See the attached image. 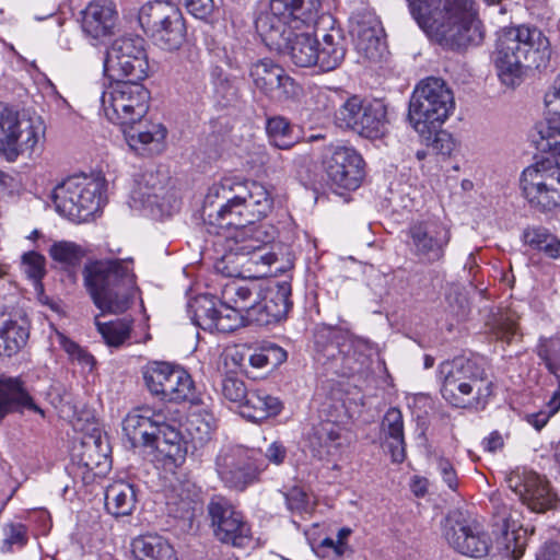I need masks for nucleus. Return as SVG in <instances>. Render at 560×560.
I'll return each instance as SVG.
<instances>
[{
	"label": "nucleus",
	"mask_w": 560,
	"mask_h": 560,
	"mask_svg": "<svg viewBox=\"0 0 560 560\" xmlns=\"http://www.w3.org/2000/svg\"><path fill=\"white\" fill-rule=\"evenodd\" d=\"M272 209L273 197L262 184L223 178L208 188L201 217L205 224L218 229L209 232L219 234L221 229L260 221Z\"/></svg>",
	"instance_id": "1"
},
{
	"label": "nucleus",
	"mask_w": 560,
	"mask_h": 560,
	"mask_svg": "<svg viewBox=\"0 0 560 560\" xmlns=\"http://www.w3.org/2000/svg\"><path fill=\"white\" fill-rule=\"evenodd\" d=\"M550 58L549 39L538 27L527 25L504 28L491 56L499 80L511 89L524 81L527 69H546Z\"/></svg>",
	"instance_id": "2"
},
{
	"label": "nucleus",
	"mask_w": 560,
	"mask_h": 560,
	"mask_svg": "<svg viewBox=\"0 0 560 560\" xmlns=\"http://www.w3.org/2000/svg\"><path fill=\"white\" fill-rule=\"evenodd\" d=\"M132 259L89 260L82 270L83 284L102 314H121L132 304L138 291Z\"/></svg>",
	"instance_id": "3"
},
{
	"label": "nucleus",
	"mask_w": 560,
	"mask_h": 560,
	"mask_svg": "<svg viewBox=\"0 0 560 560\" xmlns=\"http://www.w3.org/2000/svg\"><path fill=\"white\" fill-rule=\"evenodd\" d=\"M442 397L456 408L483 409L493 394V382L485 362L476 358H455L439 366Z\"/></svg>",
	"instance_id": "4"
},
{
	"label": "nucleus",
	"mask_w": 560,
	"mask_h": 560,
	"mask_svg": "<svg viewBox=\"0 0 560 560\" xmlns=\"http://www.w3.org/2000/svg\"><path fill=\"white\" fill-rule=\"evenodd\" d=\"M314 351L318 363L336 374L360 371L366 358L368 342L339 326L318 325L314 330Z\"/></svg>",
	"instance_id": "5"
},
{
	"label": "nucleus",
	"mask_w": 560,
	"mask_h": 560,
	"mask_svg": "<svg viewBox=\"0 0 560 560\" xmlns=\"http://www.w3.org/2000/svg\"><path fill=\"white\" fill-rule=\"evenodd\" d=\"M425 34L442 49L456 54H464L485 39V28L472 0H458Z\"/></svg>",
	"instance_id": "6"
},
{
	"label": "nucleus",
	"mask_w": 560,
	"mask_h": 560,
	"mask_svg": "<svg viewBox=\"0 0 560 560\" xmlns=\"http://www.w3.org/2000/svg\"><path fill=\"white\" fill-rule=\"evenodd\" d=\"M455 107L451 89L440 78L422 80L412 92L408 118L420 135L430 128H441Z\"/></svg>",
	"instance_id": "7"
},
{
	"label": "nucleus",
	"mask_w": 560,
	"mask_h": 560,
	"mask_svg": "<svg viewBox=\"0 0 560 560\" xmlns=\"http://www.w3.org/2000/svg\"><path fill=\"white\" fill-rule=\"evenodd\" d=\"M138 22L152 43L164 50H176L186 39L185 20L171 0L144 3L139 10Z\"/></svg>",
	"instance_id": "8"
},
{
	"label": "nucleus",
	"mask_w": 560,
	"mask_h": 560,
	"mask_svg": "<svg viewBox=\"0 0 560 560\" xmlns=\"http://www.w3.org/2000/svg\"><path fill=\"white\" fill-rule=\"evenodd\" d=\"M103 183L85 175L71 176L52 190L56 210L74 222H85L101 208Z\"/></svg>",
	"instance_id": "9"
},
{
	"label": "nucleus",
	"mask_w": 560,
	"mask_h": 560,
	"mask_svg": "<svg viewBox=\"0 0 560 560\" xmlns=\"http://www.w3.org/2000/svg\"><path fill=\"white\" fill-rule=\"evenodd\" d=\"M142 81L114 80L102 93L106 118L119 126L141 122L149 109L150 92Z\"/></svg>",
	"instance_id": "10"
},
{
	"label": "nucleus",
	"mask_w": 560,
	"mask_h": 560,
	"mask_svg": "<svg viewBox=\"0 0 560 560\" xmlns=\"http://www.w3.org/2000/svg\"><path fill=\"white\" fill-rule=\"evenodd\" d=\"M520 186L529 207L548 213L560 207V165L558 161L545 159L526 167Z\"/></svg>",
	"instance_id": "11"
},
{
	"label": "nucleus",
	"mask_w": 560,
	"mask_h": 560,
	"mask_svg": "<svg viewBox=\"0 0 560 560\" xmlns=\"http://www.w3.org/2000/svg\"><path fill=\"white\" fill-rule=\"evenodd\" d=\"M104 72L113 80H145L150 73L145 40L140 36L115 39L107 49Z\"/></svg>",
	"instance_id": "12"
},
{
	"label": "nucleus",
	"mask_w": 560,
	"mask_h": 560,
	"mask_svg": "<svg viewBox=\"0 0 560 560\" xmlns=\"http://www.w3.org/2000/svg\"><path fill=\"white\" fill-rule=\"evenodd\" d=\"M335 122L368 139H378L387 130L386 106L380 101H363L353 95L335 113Z\"/></svg>",
	"instance_id": "13"
},
{
	"label": "nucleus",
	"mask_w": 560,
	"mask_h": 560,
	"mask_svg": "<svg viewBox=\"0 0 560 560\" xmlns=\"http://www.w3.org/2000/svg\"><path fill=\"white\" fill-rule=\"evenodd\" d=\"M166 182V176L159 172H143L131 191L132 206L156 220L177 212L182 202L176 191L167 188Z\"/></svg>",
	"instance_id": "14"
},
{
	"label": "nucleus",
	"mask_w": 560,
	"mask_h": 560,
	"mask_svg": "<svg viewBox=\"0 0 560 560\" xmlns=\"http://www.w3.org/2000/svg\"><path fill=\"white\" fill-rule=\"evenodd\" d=\"M411 255L422 265L442 262L451 242V229L438 220L412 222L407 231Z\"/></svg>",
	"instance_id": "15"
},
{
	"label": "nucleus",
	"mask_w": 560,
	"mask_h": 560,
	"mask_svg": "<svg viewBox=\"0 0 560 560\" xmlns=\"http://www.w3.org/2000/svg\"><path fill=\"white\" fill-rule=\"evenodd\" d=\"M264 468L252 452L242 447H228L215 457V471L223 486L235 492H244L259 480Z\"/></svg>",
	"instance_id": "16"
},
{
	"label": "nucleus",
	"mask_w": 560,
	"mask_h": 560,
	"mask_svg": "<svg viewBox=\"0 0 560 560\" xmlns=\"http://www.w3.org/2000/svg\"><path fill=\"white\" fill-rule=\"evenodd\" d=\"M221 390L226 399L238 404L241 416L253 422L276 417L283 408L278 397L262 389L248 390L245 383L235 376H225Z\"/></svg>",
	"instance_id": "17"
},
{
	"label": "nucleus",
	"mask_w": 560,
	"mask_h": 560,
	"mask_svg": "<svg viewBox=\"0 0 560 560\" xmlns=\"http://www.w3.org/2000/svg\"><path fill=\"white\" fill-rule=\"evenodd\" d=\"M207 514L213 535L219 541L243 547L249 540L250 526L228 498L212 495L207 504Z\"/></svg>",
	"instance_id": "18"
},
{
	"label": "nucleus",
	"mask_w": 560,
	"mask_h": 560,
	"mask_svg": "<svg viewBox=\"0 0 560 560\" xmlns=\"http://www.w3.org/2000/svg\"><path fill=\"white\" fill-rule=\"evenodd\" d=\"M38 141L35 128L20 119L19 112L0 102V154L14 162L21 154L32 151Z\"/></svg>",
	"instance_id": "19"
},
{
	"label": "nucleus",
	"mask_w": 560,
	"mask_h": 560,
	"mask_svg": "<svg viewBox=\"0 0 560 560\" xmlns=\"http://www.w3.org/2000/svg\"><path fill=\"white\" fill-rule=\"evenodd\" d=\"M493 503V523L492 533L495 535V547L501 555L518 560L525 550L528 541V529L518 524L512 511L500 500H492Z\"/></svg>",
	"instance_id": "20"
},
{
	"label": "nucleus",
	"mask_w": 560,
	"mask_h": 560,
	"mask_svg": "<svg viewBox=\"0 0 560 560\" xmlns=\"http://www.w3.org/2000/svg\"><path fill=\"white\" fill-rule=\"evenodd\" d=\"M442 526L443 536L457 552L474 558H481L488 553L487 536L471 526L468 515L463 511H450Z\"/></svg>",
	"instance_id": "21"
},
{
	"label": "nucleus",
	"mask_w": 560,
	"mask_h": 560,
	"mask_svg": "<svg viewBox=\"0 0 560 560\" xmlns=\"http://www.w3.org/2000/svg\"><path fill=\"white\" fill-rule=\"evenodd\" d=\"M233 228L235 231L230 249L234 255L249 256V260L256 265L271 266L277 261V255L268 248L275 236L266 226L245 223Z\"/></svg>",
	"instance_id": "22"
},
{
	"label": "nucleus",
	"mask_w": 560,
	"mask_h": 560,
	"mask_svg": "<svg viewBox=\"0 0 560 560\" xmlns=\"http://www.w3.org/2000/svg\"><path fill=\"white\" fill-rule=\"evenodd\" d=\"M328 178L340 188L357 189L364 177V161L353 149L342 145L331 148L325 161Z\"/></svg>",
	"instance_id": "23"
},
{
	"label": "nucleus",
	"mask_w": 560,
	"mask_h": 560,
	"mask_svg": "<svg viewBox=\"0 0 560 560\" xmlns=\"http://www.w3.org/2000/svg\"><path fill=\"white\" fill-rule=\"evenodd\" d=\"M165 415L148 407L132 409L122 420V431L132 447H152Z\"/></svg>",
	"instance_id": "24"
},
{
	"label": "nucleus",
	"mask_w": 560,
	"mask_h": 560,
	"mask_svg": "<svg viewBox=\"0 0 560 560\" xmlns=\"http://www.w3.org/2000/svg\"><path fill=\"white\" fill-rule=\"evenodd\" d=\"M34 412L45 418L22 376L0 375V423L9 413Z\"/></svg>",
	"instance_id": "25"
},
{
	"label": "nucleus",
	"mask_w": 560,
	"mask_h": 560,
	"mask_svg": "<svg viewBox=\"0 0 560 560\" xmlns=\"http://www.w3.org/2000/svg\"><path fill=\"white\" fill-rule=\"evenodd\" d=\"M351 34L359 54L371 61L381 60L385 49L383 27L374 13L355 14L352 19Z\"/></svg>",
	"instance_id": "26"
},
{
	"label": "nucleus",
	"mask_w": 560,
	"mask_h": 560,
	"mask_svg": "<svg viewBox=\"0 0 560 560\" xmlns=\"http://www.w3.org/2000/svg\"><path fill=\"white\" fill-rule=\"evenodd\" d=\"M545 106L548 114L560 119V73L551 91L545 94ZM538 138L534 142L538 150L549 152L553 158L560 159V120L546 119L536 125Z\"/></svg>",
	"instance_id": "27"
},
{
	"label": "nucleus",
	"mask_w": 560,
	"mask_h": 560,
	"mask_svg": "<svg viewBox=\"0 0 560 560\" xmlns=\"http://www.w3.org/2000/svg\"><path fill=\"white\" fill-rule=\"evenodd\" d=\"M248 74L255 88L265 95H269L276 90H282L287 97L295 94L294 80L271 59L265 58L252 63Z\"/></svg>",
	"instance_id": "28"
},
{
	"label": "nucleus",
	"mask_w": 560,
	"mask_h": 560,
	"mask_svg": "<svg viewBox=\"0 0 560 560\" xmlns=\"http://www.w3.org/2000/svg\"><path fill=\"white\" fill-rule=\"evenodd\" d=\"M292 25V20L276 14L271 7H269V11L260 14L256 20V30L262 42L269 49L278 52L287 47L289 38L301 28Z\"/></svg>",
	"instance_id": "29"
},
{
	"label": "nucleus",
	"mask_w": 560,
	"mask_h": 560,
	"mask_svg": "<svg viewBox=\"0 0 560 560\" xmlns=\"http://www.w3.org/2000/svg\"><path fill=\"white\" fill-rule=\"evenodd\" d=\"M516 482L513 485V478L509 479L510 488L520 495L524 504L532 511L542 513L552 509L556 505V494L551 492L548 483L537 475H530L521 481L516 477Z\"/></svg>",
	"instance_id": "30"
},
{
	"label": "nucleus",
	"mask_w": 560,
	"mask_h": 560,
	"mask_svg": "<svg viewBox=\"0 0 560 560\" xmlns=\"http://www.w3.org/2000/svg\"><path fill=\"white\" fill-rule=\"evenodd\" d=\"M82 28L93 38L110 35L117 20L113 0H93L82 12Z\"/></svg>",
	"instance_id": "31"
},
{
	"label": "nucleus",
	"mask_w": 560,
	"mask_h": 560,
	"mask_svg": "<svg viewBox=\"0 0 560 560\" xmlns=\"http://www.w3.org/2000/svg\"><path fill=\"white\" fill-rule=\"evenodd\" d=\"M269 7L276 12L292 20L293 27L314 25L320 8L319 0H270Z\"/></svg>",
	"instance_id": "32"
},
{
	"label": "nucleus",
	"mask_w": 560,
	"mask_h": 560,
	"mask_svg": "<svg viewBox=\"0 0 560 560\" xmlns=\"http://www.w3.org/2000/svg\"><path fill=\"white\" fill-rule=\"evenodd\" d=\"M347 52V40L340 28L331 27L317 46V67L325 72L337 69Z\"/></svg>",
	"instance_id": "33"
},
{
	"label": "nucleus",
	"mask_w": 560,
	"mask_h": 560,
	"mask_svg": "<svg viewBox=\"0 0 560 560\" xmlns=\"http://www.w3.org/2000/svg\"><path fill=\"white\" fill-rule=\"evenodd\" d=\"M138 502V488L125 480L110 483L105 491V508L114 516L132 514Z\"/></svg>",
	"instance_id": "34"
},
{
	"label": "nucleus",
	"mask_w": 560,
	"mask_h": 560,
	"mask_svg": "<svg viewBox=\"0 0 560 560\" xmlns=\"http://www.w3.org/2000/svg\"><path fill=\"white\" fill-rule=\"evenodd\" d=\"M340 427L332 421H323L312 428L307 436V447L314 457L324 459L334 455L341 445Z\"/></svg>",
	"instance_id": "35"
},
{
	"label": "nucleus",
	"mask_w": 560,
	"mask_h": 560,
	"mask_svg": "<svg viewBox=\"0 0 560 560\" xmlns=\"http://www.w3.org/2000/svg\"><path fill=\"white\" fill-rule=\"evenodd\" d=\"M287 47L279 54L288 56L298 67L307 68L317 66L318 39L308 32H298L288 40Z\"/></svg>",
	"instance_id": "36"
},
{
	"label": "nucleus",
	"mask_w": 560,
	"mask_h": 560,
	"mask_svg": "<svg viewBox=\"0 0 560 560\" xmlns=\"http://www.w3.org/2000/svg\"><path fill=\"white\" fill-rule=\"evenodd\" d=\"M381 431L386 440L393 462L402 463L406 458V443L404 420L399 409L389 408L387 410L381 423Z\"/></svg>",
	"instance_id": "37"
},
{
	"label": "nucleus",
	"mask_w": 560,
	"mask_h": 560,
	"mask_svg": "<svg viewBox=\"0 0 560 560\" xmlns=\"http://www.w3.org/2000/svg\"><path fill=\"white\" fill-rule=\"evenodd\" d=\"M411 16L427 33L432 26L442 21L458 0H406Z\"/></svg>",
	"instance_id": "38"
},
{
	"label": "nucleus",
	"mask_w": 560,
	"mask_h": 560,
	"mask_svg": "<svg viewBox=\"0 0 560 560\" xmlns=\"http://www.w3.org/2000/svg\"><path fill=\"white\" fill-rule=\"evenodd\" d=\"M152 448L156 450L161 456L175 465L182 464L188 452L187 442L184 441L178 430L167 424L166 419L164 420V425L161 427L160 433L156 435Z\"/></svg>",
	"instance_id": "39"
},
{
	"label": "nucleus",
	"mask_w": 560,
	"mask_h": 560,
	"mask_svg": "<svg viewBox=\"0 0 560 560\" xmlns=\"http://www.w3.org/2000/svg\"><path fill=\"white\" fill-rule=\"evenodd\" d=\"M261 287L255 282L232 281L224 285L222 290L223 303L236 307L248 315L249 311L261 298Z\"/></svg>",
	"instance_id": "40"
},
{
	"label": "nucleus",
	"mask_w": 560,
	"mask_h": 560,
	"mask_svg": "<svg viewBox=\"0 0 560 560\" xmlns=\"http://www.w3.org/2000/svg\"><path fill=\"white\" fill-rule=\"evenodd\" d=\"M170 516L177 518L191 527L195 518L202 514L203 504L197 492L182 489L168 498L166 503Z\"/></svg>",
	"instance_id": "41"
},
{
	"label": "nucleus",
	"mask_w": 560,
	"mask_h": 560,
	"mask_svg": "<svg viewBox=\"0 0 560 560\" xmlns=\"http://www.w3.org/2000/svg\"><path fill=\"white\" fill-rule=\"evenodd\" d=\"M135 560H178L172 545L158 535H143L133 539Z\"/></svg>",
	"instance_id": "42"
},
{
	"label": "nucleus",
	"mask_w": 560,
	"mask_h": 560,
	"mask_svg": "<svg viewBox=\"0 0 560 560\" xmlns=\"http://www.w3.org/2000/svg\"><path fill=\"white\" fill-rule=\"evenodd\" d=\"M164 395L162 400L180 402L189 401L198 404L195 383L191 376L180 366L173 365L167 383L164 384Z\"/></svg>",
	"instance_id": "43"
},
{
	"label": "nucleus",
	"mask_w": 560,
	"mask_h": 560,
	"mask_svg": "<svg viewBox=\"0 0 560 560\" xmlns=\"http://www.w3.org/2000/svg\"><path fill=\"white\" fill-rule=\"evenodd\" d=\"M30 325L26 318L5 320L0 327V355L12 357L27 342Z\"/></svg>",
	"instance_id": "44"
},
{
	"label": "nucleus",
	"mask_w": 560,
	"mask_h": 560,
	"mask_svg": "<svg viewBox=\"0 0 560 560\" xmlns=\"http://www.w3.org/2000/svg\"><path fill=\"white\" fill-rule=\"evenodd\" d=\"M120 127L128 144L135 150L149 147L150 152H159L166 137V128L161 124H152L145 129L137 128L136 125Z\"/></svg>",
	"instance_id": "45"
},
{
	"label": "nucleus",
	"mask_w": 560,
	"mask_h": 560,
	"mask_svg": "<svg viewBox=\"0 0 560 560\" xmlns=\"http://www.w3.org/2000/svg\"><path fill=\"white\" fill-rule=\"evenodd\" d=\"M522 240L533 250L542 253L551 259L560 258V240L544 226H527Z\"/></svg>",
	"instance_id": "46"
},
{
	"label": "nucleus",
	"mask_w": 560,
	"mask_h": 560,
	"mask_svg": "<svg viewBox=\"0 0 560 560\" xmlns=\"http://www.w3.org/2000/svg\"><path fill=\"white\" fill-rule=\"evenodd\" d=\"M265 130L269 143L278 150H291L299 143L298 139L293 138L292 124L284 116L267 117Z\"/></svg>",
	"instance_id": "47"
},
{
	"label": "nucleus",
	"mask_w": 560,
	"mask_h": 560,
	"mask_svg": "<svg viewBox=\"0 0 560 560\" xmlns=\"http://www.w3.org/2000/svg\"><path fill=\"white\" fill-rule=\"evenodd\" d=\"M291 283L287 280L276 281L266 288L261 294L264 302L268 303L269 312L277 316L279 322L287 318L292 307Z\"/></svg>",
	"instance_id": "48"
},
{
	"label": "nucleus",
	"mask_w": 560,
	"mask_h": 560,
	"mask_svg": "<svg viewBox=\"0 0 560 560\" xmlns=\"http://www.w3.org/2000/svg\"><path fill=\"white\" fill-rule=\"evenodd\" d=\"M219 310L215 299L208 294L198 295L188 303L190 319L205 330H213Z\"/></svg>",
	"instance_id": "49"
},
{
	"label": "nucleus",
	"mask_w": 560,
	"mask_h": 560,
	"mask_svg": "<svg viewBox=\"0 0 560 560\" xmlns=\"http://www.w3.org/2000/svg\"><path fill=\"white\" fill-rule=\"evenodd\" d=\"M536 353L546 369L556 376L558 389L553 393V400L560 399V337L541 338Z\"/></svg>",
	"instance_id": "50"
},
{
	"label": "nucleus",
	"mask_w": 560,
	"mask_h": 560,
	"mask_svg": "<svg viewBox=\"0 0 560 560\" xmlns=\"http://www.w3.org/2000/svg\"><path fill=\"white\" fill-rule=\"evenodd\" d=\"M95 326L104 342L109 347L118 348L130 338L131 322L125 318L102 323L96 316Z\"/></svg>",
	"instance_id": "51"
},
{
	"label": "nucleus",
	"mask_w": 560,
	"mask_h": 560,
	"mask_svg": "<svg viewBox=\"0 0 560 560\" xmlns=\"http://www.w3.org/2000/svg\"><path fill=\"white\" fill-rule=\"evenodd\" d=\"M173 364L168 362H151L143 368V381L149 392L163 399L164 384L167 383Z\"/></svg>",
	"instance_id": "52"
},
{
	"label": "nucleus",
	"mask_w": 560,
	"mask_h": 560,
	"mask_svg": "<svg viewBox=\"0 0 560 560\" xmlns=\"http://www.w3.org/2000/svg\"><path fill=\"white\" fill-rule=\"evenodd\" d=\"M50 257L66 268H73L82 261L85 250L78 244L68 241L55 242L49 248Z\"/></svg>",
	"instance_id": "53"
},
{
	"label": "nucleus",
	"mask_w": 560,
	"mask_h": 560,
	"mask_svg": "<svg viewBox=\"0 0 560 560\" xmlns=\"http://www.w3.org/2000/svg\"><path fill=\"white\" fill-rule=\"evenodd\" d=\"M221 307L219 310L218 317L215 318V326H213V330H218L220 332H232L242 326H246L247 318L245 317V313L241 310H236V307H231L223 303L221 300Z\"/></svg>",
	"instance_id": "54"
},
{
	"label": "nucleus",
	"mask_w": 560,
	"mask_h": 560,
	"mask_svg": "<svg viewBox=\"0 0 560 560\" xmlns=\"http://www.w3.org/2000/svg\"><path fill=\"white\" fill-rule=\"evenodd\" d=\"M421 136L436 154L450 156L455 149L456 143L452 135L440 128H432V130L429 128Z\"/></svg>",
	"instance_id": "55"
},
{
	"label": "nucleus",
	"mask_w": 560,
	"mask_h": 560,
	"mask_svg": "<svg viewBox=\"0 0 560 560\" xmlns=\"http://www.w3.org/2000/svg\"><path fill=\"white\" fill-rule=\"evenodd\" d=\"M491 334L498 340L511 343L518 337L517 323L509 316L501 315L494 319L491 326Z\"/></svg>",
	"instance_id": "56"
},
{
	"label": "nucleus",
	"mask_w": 560,
	"mask_h": 560,
	"mask_svg": "<svg viewBox=\"0 0 560 560\" xmlns=\"http://www.w3.org/2000/svg\"><path fill=\"white\" fill-rule=\"evenodd\" d=\"M213 84L215 97L223 106L232 105L238 100V89L228 77L219 74Z\"/></svg>",
	"instance_id": "57"
},
{
	"label": "nucleus",
	"mask_w": 560,
	"mask_h": 560,
	"mask_svg": "<svg viewBox=\"0 0 560 560\" xmlns=\"http://www.w3.org/2000/svg\"><path fill=\"white\" fill-rule=\"evenodd\" d=\"M268 303L264 302L260 298L258 302L254 304L248 315H245L247 323L256 324L258 326H269L279 323L276 315L269 312Z\"/></svg>",
	"instance_id": "58"
},
{
	"label": "nucleus",
	"mask_w": 560,
	"mask_h": 560,
	"mask_svg": "<svg viewBox=\"0 0 560 560\" xmlns=\"http://www.w3.org/2000/svg\"><path fill=\"white\" fill-rule=\"evenodd\" d=\"M22 266L31 279L40 280L45 275V257L37 252L23 254Z\"/></svg>",
	"instance_id": "59"
},
{
	"label": "nucleus",
	"mask_w": 560,
	"mask_h": 560,
	"mask_svg": "<svg viewBox=\"0 0 560 560\" xmlns=\"http://www.w3.org/2000/svg\"><path fill=\"white\" fill-rule=\"evenodd\" d=\"M27 541L26 528L22 524H9L4 527L2 550L10 551L13 546L23 547Z\"/></svg>",
	"instance_id": "60"
},
{
	"label": "nucleus",
	"mask_w": 560,
	"mask_h": 560,
	"mask_svg": "<svg viewBox=\"0 0 560 560\" xmlns=\"http://www.w3.org/2000/svg\"><path fill=\"white\" fill-rule=\"evenodd\" d=\"M101 446L102 443L97 440L93 441V445L84 444L85 451L81 456V462L83 463L84 467H86L89 470H94L102 466L103 464L107 463V446L105 450H102V454H97L96 456H94L95 448Z\"/></svg>",
	"instance_id": "61"
},
{
	"label": "nucleus",
	"mask_w": 560,
	"mask_h": 560,
	"mask_svg": "<svg viewBox=\"0 0 560 560\" xmlns=\"http://www.w3.org/2000/svg\"><path fill=\"white\" fill-rule=\"evenodd\" d=\"M189 13L199 19L208 16L213 9V0H179Z\"/></svg>",
	"instance_id": "62"
},
{
	"label": "nucleus",
	"mask_w": 560,
	"mask_h": 560,
	"mask_svg": "<svg viewBox=\"0 0 560 560\" xmlns=\"http://www.w3.org/2000/svg\"><path fill=\"white\" fill-rule=\"evenodd\" d=\"M438 470L440 471L444 482L448 486V488L455 490L458 486V479L453 464L444 457H439Z\"/></svg>",
	"instance_id": "63"
},
{
	"label": "nucleus",
	"mask_w": 560,
	"mask_h": 560,
	"mask_svg": "<svg viewBox=\"0 0 560 560\" xmlns=\"http://www.w3.org/2000/svg\"><path fill=\"white\" fill-rule=\"evenodd\" d=\"M264 351L267 354L269 370L277 369L287 360V351L276 343H268L264 346Z\"/></svg>",
	"instance_id": "64"
}]
</instances>
